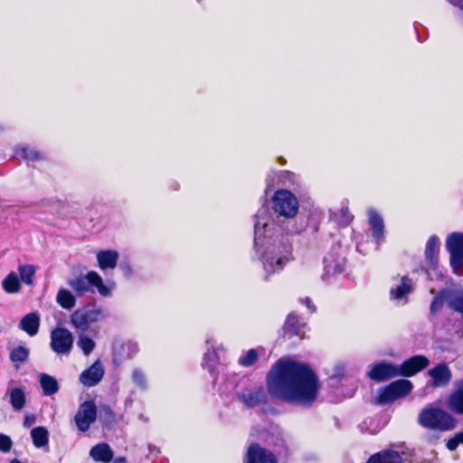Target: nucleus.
Masks as SVG:
<instances>
[{
    "mask_svg": "<svg viewBox=\"0 0 463 463\" xmlns=\"http://www.w3.org/2000/svg\"><path fill=\"white\" fill-rule=\"evenodd\" d=\"M267 387L273 397L302 406H310L320 388L311 368L291 359H280L272 366Z\"/></svg>",
    "mask_w": 463,
    "mask_h": 463,
    "instance_id": "f257e3e1",
    "label": "nucleus"
},
{
    "mask_svg": "<svg viewBox=\"0 0 463 463\" xmlns=\"http://www.w3.org/2000/svg\"><path fill=\"white\" fill-rule=\"evenodd\" d=\"M254 248L260 255L268 276L281 270L291 260L292 243L271 221L268 207L260 208L254 216Z\"/></svg>",
    "mask_w": 463,
    "mask_h": 463,
    "instance_id": "f03ea898",
    "label": "nucleus"
},
{
    "mask_svg": "<svg viewBox=\"0 0 463 463\" xmlns=\"http://www.w3.org/2000/svg\"><path fill=\"white\" fill-rule=\"evenodd\" d=\"M67 283L79 297L89 292L90 290V287H94L101 297L110 298L116 288L115 281L108 280L105 283L101 276L96 271H89L85 276L71 279Z\"/></svg>",
    "mask_w": 463,
    "mask_h": 463,
    "instance_id": "7ed1b4c3",
    "label": "nucleus"
},
{
    "mask_svg": "<svg viewBox=\"0 0 463 463\" xmlns=\"http://www.w3.org/2000/svg\"><path fill=\"white\" fill-rule=\"evenodd\" d=\"M419 422L421 426L446 431L456 426V420L445 411L439 408H427L419 415Z\"/></svg>",
    "mask_w": 463,
    "mask_h": 463,
    "instance_id": "20e7f679",
    "label": "nucleus"
},
{
    "mask_svg": "<svg viewBox=\"0 0 463 463\" xmlns=\"http://www.w3.org/2000/svg\"><path fill=\"white\" fill-rule=\"evenodd\" d=\"M273 210L286 218H293L298 212L297 197L288 190H278L273 197Z\"/></svg>",
    "mask_w": 463,
    "mask_h": 463,
    "instance_id": "39448f33",
    "label": "nucleus"
},
{
    "mask_svg": "<svg viewBox=\"0 0 463 463\" xmlns=\"http://www.w3.org/2000/svg\"><path fill=\"white\" fill-rule=\"evenodd\" d=\"M412 383L409 380L402 379L392 382L388 386L381 389L376 398L378 404H386L404 397L411 392Z\"/></svg>",
    "mask_w": 463,
    "mask_h": 463,
    "instance_id": "423d86ee",
    "label": "nucleus"
},
{
    "mask_svg": "<svg viewBox=\"0 0 463 463\" xmlns=\"http://www.w3.org/2000/svg\"><path fill=\"white\" fill-rule=\"evenodd\" d=\"M446 247L450 254V264L455 273L463 274V234L453 233L446 241Z\"/></svg>",
    "mask_w": 463,
    "mask_h": 463,
    "instance_id": "0eeeda50",
    "label": "nucleus"
},
{
    "mask_svg": "<svg viewBox=\"0 0 463 463\" xmlns=\"http://www.w3.org/2000/svg\"><path fill=\"white\" fill-rule=\"evenodd\" d=\"M50 346L57 354H69L73 346L72 334L63 327L54 328L51 333Z\"/></svg>",
    "mask_w": 463,
    "mask_h": 463,
    "instance_id": "6e6552de",
    "label": "nucleus"
},
{
    "mask_svg": "<svg viewBox=\"0 0 463 463\" xmlns=\"http://www.w3.org/2000/svg\"><path fill=\"white\" fill-rule=\"evenodd\" d=\"M97 419V407L93 401H86L81 403L74 416V421L78 430L87 431Z\"/></svg>",
    "mask_w": 463,
    "mask_h": 463,
    "instance_id": "1a4fd4ad",
    "label": "nucleus"
},
{
    "mask_svg": "<svg viewBox=\"0 0 463 463\" xmlns=\"http://www.w3.org/2000/svg\"><path fill=\"white\" fill-rule=\"evenodd\" d=\"M103 317L100 308L76 310L71 316V324L81 331H86L90 324L99 321Z\"/></svg>",
    "mask_w": 463,
    "mask_h": 463,
    "instance_id": "9d476101",
    "label": "nucleus"
},
{
    "mask_svg": "<svg viewBox=\"0 0 463 463\" xmlns=\"http://www.w3.org/2000/svg\"><path fill=\"white\" fill-rule=\"evenodd\" d=\"M430 378L429 385L432 388L447 387L452 380V372L446 363H439L427 371Z\"/></svg>",
    "mask_w": 463,
    "mask_h": 463,
    "instance_id": "9b49d317",
    "label": "nucleus"
},
{
    "mask_svg": "<svg viewBox=\"0 0 463 463\" xmlns=\"http://www.w3.org/2000/svg\"><path fill=\"white\" fill-rule=\"evenodd\" d=\"M207 349L204 353L203 366L208 370L210 374L214 378L213 383L216 381V369L220 361V353L222 349L216 345V341L211 337L206 340Z\"/></svg>",
    "mask_w": 463,
    "mask_h": 463,
    "instance_id": "f8f14e48",
    "label": "nucleus"
},
{
    "mask_svg": "<svg viewBox=\"0 0 463 463\" xmlns=\"http://www.w3.org/2000/svg\"><path fill=\"white\" fill-rule=\"evenodd\" d=\"M398 365L391 363H377L367 373L368 376L377 382H384L399 376Z\"/></svg>",
    "mask_w": 463,
    "mask_h": 463,
    "instance_id": "ddd939ff",
    "label": "nucleus"
},
{
    "mask_svg": "<svg viewBox=\"0 0 463 463\" xmlns=\"http://www.w3.org/2000/svg\"><path fill=\"white\" fill-rule=\"evenodd\" d=\"M430 364V360L424 355H414L398 366L399 376H412L425 369Z\"/></svg>",
    "mask_w": 463,
    "mask_h": 463,
    "instance_id": "4468645a",
    "label": "nucleus"
},
{
    "mask_svg": "<svg viewBox=\"0 0 463 463\" xmlns=\"http://www.w3.org/2000/svg\"><path fill=\"white\" fill-rule=\"evenodd\" d=\"M104 373L105 370L101 361L97 360L80 373L79 380L84 386L93 387L102 380Z\"/></svg>",
    "mask_w": 463,
    "mask_h": 463,
    "instance_id": "2eb2a0df",
    "label": "nucleus"
},
{
    "mask_svg": "<svg viewBox=\"0 0 463 463\" xmlns=\"http://www.w3.org/2000/svg\"><path fill=\"white\" fill-rule=\"evenodd\" d=\"M370 228L373 237L375 240V249L377 250L380 243L384 240V223L383 217L373 208L367 211Z\"/></svg>",
    "mask_w": 463,
    "mask_h": 463,
    "instance_id": "dca6fc26",
    "label": "nucleus"
},
{
    "mask_svg": "<svg viewBox=\"0 0 463 463\" xmlns=\"http://www.w3.org/2000/svg\"><path fill=\"white\" fill-rule=\"evenodd\" d=\"M247 407H254L266 402L267 394L262 387H254L252 389H245L238 394Z\"/></svg>",
    "mask_w": 463,
    "mask_h": 463,
    "instance_id": "f3484780",
    "label": "nucleus"
},
{
    "mask_svg": "<svg viewBox=\"0 0 463 463\" xmlns=\"http://www.w3.org/2000/svg\"><path fill=\"white\" fill-rule=\"evenodd\" d=\"M138 352V345L133 341H118L113 346L114 361L120 363L132 358Z\"/></svg>",
    "mask_w": 463,
    "mask_h": 463,
    "instance_id": "a211bd4d",
    "label": "nucleus"
},
{
    "mask_svg": "<svg viewBox=\"0 0 463 463\" xmlns=\"http://www.w3.org/2000/svg\"><path fill=\"white\" fill-rule=\"evenodd\" d=\"M247 463H277V459L268 449L252 444L247 451Z\"/></svg>",
    "mask_w": 463,
    "mask_h": 463,
    "instance_id": "6ab92c4d",
    "label": "nucleus"
},
{
    "mask_svg": "<svg viewBox=\"0 0 463 463\" xmlns=\"http://www.w3.org/2000/svg\"><path fill=\"white\" fill-rule=\"evenodd\" d=\"M345 263L344 257L333 252L328 253L324 259L325 275L323 279H325L326 276L330 277L341 273L345 269Z\"/></svg>",
    "mask_w": 463,
    "mask_h": 463,
    "instance_id": "aec40b11",
    "label": "nucleus"
},
{
    "mask_svg": "<svg viewBox=\"0 0 463 463\" xmlns=\"http://www.w3.org/2000/svg\"><path fill=\"white\" fill-rule=\"evenodd\" d=\"M451 411L463 415V380L455 383L454 389L447 400Z\"/></svg>",
    "mask_w": 463,
    "mask_h": 463,
    "instance_id": "412c9836",
    "label": "nucleus"
},
{
    "mask_svg": "<svg viewBox=\"0 0 463 463\" xmlns=\"http://www.w3.org/2000/svg\"><path fill=\"white\" fill-rule=\"evenodd\" d=\"M119 254L115 250H102L97 252L96 259L101 270L114 269L117 267Z\"/></svg>",
    "mask_w": 463,
    "mask_h": 463,
    "instance_id": "4be33fe9",
    "label": "nucleus"
},
{
    "mask_svg": "<svg viewBox=\"0 0 463 463\" xmlns=\"http://www.w3.org/2000/svg\"><path fill=\"white\" fill-rule=\"evenodd\" d=\"M411 280L408 277L404 276L402 278L399 284L391 288V298L405 303L407 301V295L411 291Z\"/></svg>",
    "mask_w": 463,
    "mask_h": 463,
    "instance_id": "5701e85b",
    "label": "nucleus"
},
{
    "mask_svg": "<svg viewBox=\"0 0 463 463\" xmlns=\"http://www.w3.org/2000/svg\"><path fill=\"white\" fill-rule=\"evenodd\" d=\"M40 326V316L36 312L25 315L19 323V328L30 336H34Z\"/></svg>",
    "mask_w": 463,
    "mask_h": 463,
    "instance_id": "b1692460",
    "label": "nucleus"
},
{
    "mask_svg": "<svg viewBox=\"0 0 463 463\" xmlns=\"http://www.w3.org/2000/svg\"><path fill=\"white\" fill-rule=\"evenodd\" d=\"M113 451L107 443H99L92 447L90 456L98 462L109 463L113 458Z\"/></svg>",
    "mask_w": 463,
    "mask_h": 463,
    "instance_id": "393cba45",
    "label": "nucleus"
},
{
    "mask_svg": "<svg viewBox=\"0 0 463 463\" xmlns=\"http://www.w3.org/2000/svg\"><path fill=\"white\" fill-rule=\"evenodd\" d=\"M9 402L14 411H21L25 405V393L21 387L8 388Z\"/></svg>",
    "mask_w": 463,
    "mask_h": 463,
    "instance_id": "a878e982",
    "label": "nucleus"
},
{
    "mask_svg": "<svg viewBox=\"0 0 463 463\" xmlns=\"http://www.w3.org/2000/svg\"><path fill=\"white\" fill-rule=\"evenodd\" d=\"M304 326L305 323L301 318L294 314H289L284 325L285 335H288V337L301 335V330Z\"/></svg>",
    "mask_w": 463,
    "mask_h": 463,
    "instance_id": "bb28decb",
    "label": "nucleus"
},
{
    "mask_svg": "<svg viewBox=\"0 0 463 463\" xmlns=\"http://www.w3.org/2000/svg\"><path fill=\"white\" fill-rule=\"evenodd\" d=\"M56 302L62 308L71 310L76 306V298L69 289L61 288L56 295Z\"/></svg>",
    "mask_w": 463,
    "mask_h": 463,
    "instance_id": "cd10ccee",
    "label": "nucleus"
},
{
    "mask_svg": "<svg viewBox=\"0 0 463 463\" xmlns=\"http://www.w3.org/2000/svg\"><path fill=\"white\" fill-rule=\"evenodd\" d=\"M367 463H402L401 455L393 450L383 451L372 456Z\"/></svg>",
    "mask_w": 463,
    "mask_h": 463,
    "instance_id": "c85d7f7f",
    "label": "nucleus"
},
{
    "mask_svg": "<svg viewBox=\"0 0 463 463\" xmlns=\"http://www.w3.org/2000/svg\"><path fill=\"white\" fill-rule=\"evenodd\" d=\"M3 289L8 294H14L20 291L21 282L15 272H10L2 281Z\"/></svg>",
    "mask_w": 463,
    "mask_h": 463,
    "instance_id": "c756f323",
    "label": "nucleus"
},
{
    "mask_svg": "<svg viewBox=\"0 0 463 463\" xmlns=\"http://www.w3.org/2000/svg\"><path fill=\"white\" fill-rule=\"evenodd\" d=\"M31 437L36 448H43L49 443V432L44 427H35L32 429Z\"/></svg>",
    "mask_w": 463,
    "mask_h": 463,
    "instance_id": "7c9ffc66",
    "label": "nucleus"
},
{
    "mask_svg": "<svg viewBox=\"0 0 463 463\" xmlns=\"http://www.w3.org/2000/svg\"><path fill=\"white\" fill-rule=\"evenodd\" d=\"M40 383L44 395L50 396L56 393L59 390V384L56 379L49 374L43 373L40 376Z\"/></svg>",
    "mask_w": 463,
    "mask_h": 463,
    "instance_id": "2f4dec72",
    "label": "nucleus"
},
{
    "mask_svg": "<svg viewBox=\"0 0 463 463\" xmlns=\"http://www.w3.org/2000/svg\"><path fill=\"white\" fill-rule=\"evenodd\" d=\"M15 154L30 162L43 160L45 157L42 152L28 146H17L15 148Z\"/></svg>",
    "mask_w": 463,
    "mask_h": 463,
    "instance_id": "473e14b6",
    "label": "nucleus"
},
{
    "mask_svg": "<svg viewBox=\"0 0 463 463\" xmlns=\"http://www.w3.org/2000/svg\"><path fill=\"white\" fill-rule=\"evenodd\" d=\"M439 248V241L437 236H431L427 243L425 249V257L429 262L432 265L436 261V257Z\"/></svg>",
    "mask_w": 463,
    "mask_h": 463,
    "instance_id": "72a5a7b5",
    "label": "nucleus"
},
{
    "mask_svg": "<svg viewBox=\"0 0 463 463\" xmlns=\"http://www.w3.org/2000/svg\"><path fill=\"white\" fill-rule=\"evenodd\" d=\"M447 302L451 309L463 314V293L448 291Z\"/></svg>",
    "mask_w": 463,
    "mask_h": 463,
    "instance_id": "f704fd0d",
    "label": "nucleus"
},
{
    "mask_svg": "<svg viewBox=\"0 0 463 463\" xmlns=\"http://www.w3.org/2000/svg\"><path fill=\"white\" fill-rule=\"evenodd\" d=\"M29 357V349L24 345L13 348L10 352V360L13 363H24Z\"/></svg>",
    "mask_w": 463,
    "mask_h": 463,
    "instance_id": "c9c22d12",
    "label": "nucleus"
},
{
    "mask_svg": "<svg viewBox=\"0 0 463 463\" xmlns=\"http://www.w3.org/2000/svg\"><path fill=\"white\" fill-rule=\"evenodd\" d=\"M35 271L36 269L33 265L26 264L19 265L18 267V272L21 279L27 285H31L33 283V278L35 274Z\"/></svg>",
    "mask_w": 463,
    "mask_h": 463,
    "instance_id": "e433bc0d",
    "label": "nucleus"
},
{
    "mask_svg": "<svg viewBox=\"0 0 463 463\" xmlns=\"http://www.w3.org/2000/svg\"><path fill=\"white\" fill-rule=\"evenodd\" d=\"M77 345L86 356L90 355L96 346L95 342L83 334L79 335Z\"/></svg>",
    "mask_w": 463,
    "mask_h": 463,
    "instance_id": "4c0bfd02",
    "label": "nucleus"
},
{
    "mask_svg": "<svg viewBox=\"0 0 463 463\" xmlns=\"http://www.w3.org/2000/svg\"><path fill=\"white\" fill-rule=\"evenodd\" d=\"M131 378H132L134 384L137 388H139L142 391H146L147 389V386H148L147 380H146L145 373L141 369L135 368L132 371Z\"/></svg>",
    "mask_w": 463,
    "mask_h": 463,
    "instance_id": "58836bf2",
    "label": "nucleus"
},
{
    "mask_svg": "<svg viewBox=\"0 0 463 463\" xmlns=\"http://www.w3.org/2000/svg\"><path fill=\"white\" fill-rule=\"evenodd\" d=\"M258 359V353L255 349H250L246 354L239 358V364L241 366L248 367L256 363Z\"/></svg>",
    "mask_w": 463,
    "mask_h": 463,
    "instance_id": "ea45409f",
    "label": "nucleus"
},
{
    "mask_svg": "<svg viewBox=\"0 0 463 463\" xmlns=\"http://www.w3.org/2000/svg\"><path fill=\"white\" fill-rule=\"evenodd\" d=\"M447 294H448V291H442L438 296H436L434 298V299L430 305V312L432 314L436 313L442 307V306L444 304V300H447Z\"/></svg>",
    "mask_w": 463,
    "mask_h": 463,
    "instance_id": "a19ab883",
    "label": "nucleus"
},
{
    "mask_svg": "<svg viewBox=\"0 0 463 463\" xmlns=\"http://www.w3.org/2000/svg\"><path fill=\"white\" fill-rule=\"evenodd\" d=\"M461 444H463V432H458L448 439L446 447L449 450L453 451Z\"/></svg>",
    "mask_w": 463,
    "mask_h": 463,
    "instance_id": "79ce46f5",
    "label": "nucleus"
},
{
    "mask_svg": "<svg viewBox=\"0 0 463 463\" xmlns=\"http://www.w3.org/2000/svg\"><path fill=\"white\" fill-rule=\"evenodd\" d=\"M11 448H12L11 439L8 436L0 433V450L2 452H8V451H10Z\"/></svg>",
    "mask_w": 463,
    "mask_h": 463,
    "instance_id": "37998d69",
    "label": "nucleus"
},
{
    "mask_svg": "<svg viewBox=\"0 0 463 463\" xmlns=\"http://www.w3.org/2000/svg\"><path fill=\"white\" fill-rule=\"evenodd\" d=\"M119 269L127 279H129L133 274L132 267L128 261L121 262L119 264Z\"/></svg>",
    "mask_w": 463,
    "mask_h": 463,
    "instance_id": "c03bdc74",
    "label": "nucleus"
},
{
    "mask_svg": "<svg viewBox=\"0 0 463 463\" xmlns=\"http://www.w3.org/2000/svg\"><path fill=\"white\" fill-rule=\"evenodd\" d=\"M35 422V417L33 415H26L24 419V426L25 428L31 427Z\"/></svg>",
    "mask_w": 463,
    "mask_h": 463,
    "instance_id": "a18cd8bd",
    "label": "nucleus"
},
{
    "mask_svg": "<svg viewBox=\"0 0 463 463\" xmlns=\"http://www.w3.org/2000/svg\"><path fill=\"white\" fill-rule=\"evenodd\" d=\"M301 301L310 310L311 313H314L316 311V307L309 298H306Z\"/></svg>",
    "mask_w": 463,
    "mask_h": 463,
    "instance_id": "49530a36",
    "label": "nucleus"
},
{
    "mask_svg": "<svg viewBox=\"0 0 463 463\" xmlns=\"http://www.w3.org/2000/svg\"><path fill=\"white\" fill-rule=\"evenodd\" d=\"M454 5L463 10V0H449Z\"/></svg>",
    "mask_w": 463,
    "mask_h": 463,
    "instance_id": "de8ad7c7",
    "label": "nucleus"
},
{
    "mask_svg": "<svg viewBox=\"0 0 463 463\" xmlns=\"http://www.w3.org/2000/svg\"><path fill=\"white\" fill-rule=\"evenodd\" d=\"M101 411H104L106 414L110 415V416H112V414H113L111 409L109 406H104L101 409Z\"/></svg>",
    "mask_w": 463,
    "mask_h": 463,
    "instance_id": "09e8293b",
    "label": "nucleus"
},
{
    "mask_svg": "<svg viewBox=\"0 0 463 463\" xmlns=\"http://www.w3.org/2000/svg\"><path fill=\"white\" fill-rule=\"evenodd\" d=\"M113 463H128V462H127V459L125 458L120 457V458H117L113 461Z\"/></svg>",
    "mask_w": 463,
    "mask_h": 463,
    "instance_id": "8fccbe9b",
    "label": "nucleus"
},
{
    "mask_svg": "<svg viewBox=\"0 0 463 463\" xmlns=\"http://www.w3.org/2000/svg\"><path fill=\"white\" fill-rule=\"evenodd\" d=\"M356 247H357V250H358L360 252L364 253V249H363V243L358 242Z\"/></svg>",
    "mask_w": 463,
    "mask_h": 463,
    "instance_id": "3c124183",
    "label": "nucleus"
}]
</instances>
